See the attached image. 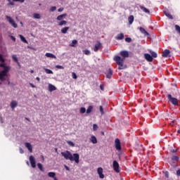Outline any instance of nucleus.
<instances>
[{
    "label": "nucleus",
    "instance_id": "1",
    "mask_svg": "<svg viewBox=\"0 0 180 180\" xmlns=\"http://www.w3.org/2000/svg\"><path fill=\"white\" fill-rule=\"evenodd\" d=\"M0 61L1 62L0 67L4 68V70L0 72V81H5V77L8 75V72H9L11 68L6 65L5 59H4V57L1 54H0Z\"/></svg>",
    "mask_w": 180,
    "mask_h": 180
},
{
    "label": "nucleus",
    "instance_id": "2",
    "mask_svg": "<svg viewBox=\"0 0 180 180\" xmlns=\"http://www.w3.org/2000/svg\"><path fill=\"white\" fill-rule=\"evenodd\" d=\"M61 155L64 157L65 160H70V161H75L76 164L79 163V154L74 153L73 155L70 153V151L66 150L65 152H61Z\"/></svg>",
    "mask_w": 180,
    "mask_h": 180
},
{
    "label": "nucleus",
    "instance_id": "3",
    "mask_svg": "<svg viewBox=\"0 0 180 180\" xmlns=\"http://www.w3.org/2000/svg\"><path fill=\"white\" fill-rule=\"evenodd\" d=\"M113 60L115 61L116 64L119 65L118 70H124L126 68V65H124V58L119 56H115Z\"/></svg>",
    "mask_w": 180,
    "mask_h": 180
},
{
    "label": "nucleus",
    "instance_id": "4",
    "mask_svg": "<svg viewBox=\"0 0 180 180\" xmlns=\"http://www.w3.org/2000/svg\"><path fill=\"white\" fill-rule=\"evenodd\" d=\"M167 98L171 102V103H172V105H174L175 106H178L179 103H178L177 98L172 97L171 94L167 95Z\"/></svg>",
    "mask_w": 180,
    "mask_h": 180
},
{
    "label": "nucleus",
    "instance_id": "5",
    "mask_svg": "<svg viewBox=\"0 0 180 180\" xmlns=\"http://www.w3.org/2000/svg\"><path fill=\"white\" fill-rule=\"evenodd\" d=\"M6 19L8 20V22L10 23V25H11V26H13V27H14L15 29H16V27H18V24H16L14 19H13L12 18H11L10 16H8V15L6 16Z\"/></svg>",
    "mask_w": 180,
    "mask_h": 180
},
{
    "label": "nucleus",
    "instance_id": "6",
    "mask_svg": "<svg viewBox=\"0 0 180 180\" xmlns=\"http://www.w3.org/2000/svg\"><path fill=\"white\" fill-rule=\"evenodd\" d=\"M115 146L117 151H120V150H122V145L120 143V140L119 139H115Z\"/></svg>",
    "mask_w": 180,
    "mask_h": 180
},
{
    "label": "nucleus",
    "instance_id": "7",
    "mask_svg": "<svg viewBox=\"0 0 180 180\" xmlns=\"http://www.w3.org/2000/svg\"><path fill=\"white\" fill-rule=\"evenodd\" d=\"M112 167H113V169L114 171H115V172H120V169H119V162H117V161L114 160L113 163H112Z\"/></svg>",
    "mask_w": 180,
    "mask_h": 180
},
{
    "label": "nucleus",
    "instance_id": "8",
    "mask_svg": "<svg viewBox=\"0 0 180 180\" xmlns=\"http://www.w3.org/2000/svg\"><path fill=\"white\" fill-rule=\"evenodd\" d=\"M101 47H102V43H101L100 41H97L95 44L94 47L93 48V50L96 53Z\"/></svg>",
    "mask_w": 180,
    "mask_h": 180
},
{
    "label": "nucleus",
    "instance_id": "9",
    "mask_svg": "<svg viewBox=\"0 0 180 180\" xmlns=\"http://www.w3.org/2000/svg\"><path fill=\"white\" fill-rule=\"evenodd\" d=\"M97 172L101 179H103L105 178V175L103 174V169H102V167H98L97 169Z\"/></svg>",
    "mask_w": 180,
    "mask_h": 180
},
{
    "label": "nucleus",
    "instance_id": "10",
    "mask_svg": "<svg viewBox=\"0 0 180 180\" xmlns=\"http://www.w3.org/2000/svg\"><path fill=\"white\" fill-rule=\"evenodd\" d=\"M30 162L32 168H36V159H34V157L30 156Z\"/></svg>",
    "mask_w": 180,
    "mask_h": 180
},
{
    "label": "nucleus",
    "instance_id": "11",
    "mask_svg": "<svg viewBox=\"0 0 180 180\" xmlns=\"http://www.w3.org/2000/svg\"><path fill=\"white\" fill-rule=\"evenodd\" d=\"M120 56L122 57V58H124V60H126V58H127V57H129V51H122L120 53Z\"/></svg>",
    "mask_w": 180,
    "mask_h": 180
},
{
    "label": "nucleus",
    "instance_id": "12",
    "mask_svg": "<svg viewBox=\"0 0 180 180\" xmlns=\"http://www.w3.org/2000/svg\"><path fill=\"white\" fill-rule=\"evenodd\" d=\"M25 146L26 147V148H27V150H28V151H30V153H33V147L32 146V144L30 143L25 142Z\"/></svg>",
    "mask_w": 180,
    "mask_h": 180
},
{
    "label": "nucleus",
    "instance_id": "13",
    "mask_svg": "<svg viewBox=\"0 0 180 180\" xmlns=\"http://www.w3.org/2000/svg\"><path fill=\"white\" fill-rule=\"evenodd\" d=\"M171 51L165 49L162 53V57H171Z\"/></svg>",
    "mask_w": 180,
    "mask_h": 180
},
{
    "label": "nucleus",
    "instance_id": "14",
    "mask_svg": "<svg viewBox=\"0 0 180 180\" xmlns=\"http://www.w3.org/2000/svg\"><path fill=\"white\" fill-rule=\"evenodd\" d=\"M18 106V101H12L10 103V107L11 108L12 110H15V108Z\"/></svg>",
    "mask_w": 180,
    "mask_h": 180
},
{
    "label": "nucleus",
    "instance_id": "15",
    "mask_svg": "<svg viewBox=\"0 0 180 180\" xmlns=\"http://www.w3.org/2000/svg\"><path fill=\"white\" fill-rule=\"evenodd\" d=\"M48 89H49V92H53V91L57 90V87H56L54 85H53L51 84H49Z\"/></svg>",
    "mask_w": 180,
    "mask_h": 180
},
{
    "label": "nucleus",
    "instance_id": "16",
    "mask_svg": "<svg viewBox=\"0 0 180 180\" xmlns=\"http://www.w3.org/2000/svg\"><path fill=\"white\" fill-rule=\"evenodd\" d=\"M144 57L146 60H147V61H149L150 63H151V61H153V56H151V55H150L149 53H145Z\"/></svg>",
    "mask_w": 180,
    "mask_h": 180
},
{
    "label": "nucleus",
    "instance_id": "17",
    "mask_svg": "<svg viewBox=\"0 0 180 180\" xmlns=\"http://www.w3.org/2000/svg\"><path fill=\"white\" fill-rule=\"evenodd\" d=\"M139 8L141 11H143V12H144L145 13H148V15H150V10H148V8L144 7V6H139Z\"/></svg>",
    "mask_w": 180,
    "mask_h": 180
},
{
    "label": "nucleus",
    "instance_id": "18",
    "mask_svg": "<svg viewBox=\"0 0 180 180\" xmlns=\"http://www.w3.org/2000/svg\"><path fill=\"white\" fill-rule=\"evenodd\" d=\"M66 16H67V13L61 14L56 18V20L61 22V20H63V19H64Z\"/></svg>",
    "mask_w": 180,
    "mask_h": 180
},
{
    "label": "nucleus",
    "instance_id": "19",
    "mask_svg": "<svg viewBox=\"0 0 180 180\" xmlns=\"http://www.w3.org/2000/svg\"><path fill=\"white\" fill-rule=\"evenodd\" d=\"M139 30L141 33H142V34H144V36H150V34L148 32H146V30L144 28L141 27H139Z\"/></svg>",
    "mask_w": 180,
    "mask_h": 180
},
{
    "label": "nucleus",
    "instance_id": "20",
    "mask_svg": "<svg viewBox=\"0 0 180 180\" xmlns=\"http://www.w3.org/2000/svg\"><path fill=\"white\" fill-rule=\"evenodd\" d=\"M90 141L93 143V144H96V143H98V139H96V136H91L90 138Z\"/></svg>",
    "mask_w": 180,
    "mask_h": 180
},
{
    "label": "nucleus",
    "instance_id": "21",
    "mask_svg": "<svg viewBox=\"0 0 180 180\" xmlns=\"http://www.w3.org/2000/svg\"><path fill=\"white\" fill-rule=\"evenodd\" d=\"M115 39L116 40H123L124 39V34L123 33L118 34Z\"/></svg>",
    "mask_w": 180,
    "mask_h": 180
},
{
    "label": "nucleus",
    "instance_id": "22",
    "mask_svg": "<svg viewBox=\"0 0 180 180\" xmlns=\"http://www.w3.org/2000/svg\"><path fill=\"white\" fill-rule=\"evenodd\" d=\"M113 75V72L112 71L111 69H109L107 72V74H106V77L107 78H112V75Z\"/></svg>",
    "mask_w": 180,
    "mask_h": 180
},
{
    "label": "nucleus",
    "instance_id": "23",
    "mask_svg": "<svg viewBox=\"0 0 180 180\" xmlns=\"http://www.w3.org/2000/svg\"><path fill=\"white\" fill-rule=\"evenodd\" d=\"M164 13L169 19H174V17H172V15L168 11H164Z\"/></svg>",
    "mask_w": 180,
    "mask_h": 180
},
{
    "label": "nucleus",
    "instance_id": "24",
    "mask_svg": "<svg viewBox=\"0 0 180 180\" xmlns=\"http://www.w3.org/2000/svg\"><path fill=\"white\" fill-rule=\"evenodd\" d=\"M45 56L46 57H48V58H57V57L51 53H46Z\"/></svg>",
    "mask_w": 180,
    "mask_h": 180
},
{
    "label": "nucleus",
    "instance_id": "25",
    "mask_svg": "<svg viewBox=\"0 0 180 180\" xmlns=\"http://www.w3.org/2000/svg\"><path fill=\"white\" fill-rule=\"evenodd\" d=\"M128 21L129 25H132L133 22H134V15H130L128 18Z\"/></svg>",
    "mask_w": 180,
    "mask_h": 180
},
{
    "label": "nucleus",
    "instance_id": "26",
    "mask_svg": "<svg viewBox=\"0 0 180 180\" xmlns=\"http://www.w3.org/2000/svg\"><path fill=\"white\" fill-rule=\"evenodd\" d=\"M68 30H70V27H63L61 29V33H63V34H65L67 32H68Z\"/></svg>",
    "mask_w": 180,
    "mask_h": 180
},
{
    "label": "nucleus",
    "instance_id": "27",
    "mask_svg": "<svg viewBox=\"0 0 180 180\" xmlns=\"http://www.w3.org/2000/svg\"><path fill=\"white\" fill-rule=\"evenodd\" d=\"M58 26H64V25H67V21L63 20L61 21L58 22Z\"/></svg>",
    "mask_w": 180,
    "mask_h": 180
},
{
    "label": "nucleus",
    "instance_id": "28",
    "mask_svg": "<svg viewBox=\"0 0 180 180\" xmlns=\"http://www.w3.org/2000/svg\"><path fill=\"white\" fill-rule=\"evenodd\" d=\"M33 18H34V19H41V15H40V14H39L37 13H34L33 14Z\"/></svg>",
    "mask_w": 180,
    "mask_h": 180
},
{
    "label": "nucleus",
    "instance_id": "29",
    "mask_svg": "<svg viewBox=\"0 0 180 180\" xmlns=\"http://www.w3.org/2000/svg\"><path fill=\"white\" fill-rule=\"evenodd\" d=\"M78 44V41L77 39H74L72 41V43L70 44V47H75V44Z\"/></svg>",
    "mask_w": 180,
    "mask_h": 180
},
{
    "label": "nucleus",
    "instance_id": "30",
    "mask_svg": "<svg viewBox=\"0 0 180 180\" xmlns=\"http://www.w3.org/2000/svg\"><path fill=\"white\" fill-rule=\"evenodd\" d=\"M12 58L15 63H17V64H19V60L18 59V56L16 55H12Z\"/></svg>",
    "mask_w": 180,
    "mask_h": 180
},
{
    "label": "nucleus",
    "instance_id": "31",
    "mask_svg": "<svg viewBox=\"0 0 180 180\" xmlns=\"http://www.w3.org/2000/svg\"><path fill=\"white\" fill-rule=\"evenodd\" d=\"M150 53L151 54L152 58L153 57V58H157V56H158L157 53H155L153 51H150Z\"/></svg>",
    "mask_w": 180,
    "mask_h": 180
},
{
    "label": "nucleus",
    "instance_id": "32",
    "mask_svg": "<svg viewBox=\"0 0 180 180\" xmlns=\"http://www.w3.org/2000/svg\"><path fill=\"white\" fill-rule=\"evenodd\" d=\"M92 109H94V107L92 105L89 106L86 110V113H91V112H92Z\"/></svg>",
    "mask_w": 180,
    "mask_h": 180
},
{
    "label": "nucleus",
    "instance_id": "33",
    "mask_svg": "<svg viewBox=\"0 0 180 180\" xmlns=\"http://www.w3.org/2000/svg\"><path fill=\"white\" fill-rule=\"evenodd\" d=\"M48 175L50 178H54L56 176V173L51 172H49Z\"/></svg>",
    "mask_w": 180,
    "mask_h": 180
},
{
    "label": "nucleus",
    "instance_id": "34",
    "mask_svg": "<svg viewBox=\"0 0 180 180\" xmlns=\"http://www.w3.org/2000/svg\"><path fill=\"white\" fill-rule=\"evenodd\" d=\"M20 40H22L23 41V43H27V40H26V39L25 38V37H23L22 35L20 34Z\"/></svg>",
    "mask_w": 180,
    "mask_h": 180
},
{
    "label": "nucleus",
    "instance_id": "35",
    "mask_svg": "<svg viewBox=\"0 0 180 180\" xmlns=\"http://www.w3.org/2000/svg\"><path fill=\"white\" fill-rule=\"evenodd\" d=\"M172 160L173 161H176V162H178V161H179V158L178 156L174 155V156L172 157Z\"/></svg>",
    "mask_w": 180,
    "mask_h": 180
},
{
    "label": "nucleus",
    "instance_id": "36",
    "mask_svg": "<svg viewBox=\"0 0 180 180\" xmlns=\"http://www.w3.org/2000/svg\"><path fill=\"white\" fill-rule=\"evenodd\" d=\"M44 71L46 72V74H53V70L47 68H44Z\"/></svg>",
    "mask_w": 180,
    "mask_h": 180
},
{
    "label": "nucleus",
    "instance_id": "37",
    "mask_svg": "<svg viewBox=\"0 0 180 180\" xmlns=\"http://www.w3.org/2000/svg\"><path fill=\"white\" fill-rule=\"evenodd\" d=\"M83 53H84L86 54V56H89V54H91V51L88 49L84 50Z\"/></svg>",
    "mask_w": 180,
    "mask_h": 180
},
{
    "label": "nucleus",
    "instance_id": "38",
    "mask_svg": "<svg viewBox=\"0 0 180 180\" xmlns=\"http://www.w3.org/2000/svg\"><path fill=\"white\" fill-rule=\"evenodd\" d=\"M8 4V5L10 6H13L15 5V3H13V1H12V0H7Z\"/></svg>",
    "mask_w": 180,
    "mask_h": 180
},
{
    "label": "nucleus",
    "instance_id": "39",
    "mask_svg": "<svg viewBox=\"0 0 180 180\" xmlns=\"http://www.w3.org/2000/svg\"><path fill=\"white\" fill-rule=\"evenodd\" d=\"M37 167L40 171H43V165H41V163H38Z\"/></svg>",
    "mask_w": 180,
    "mask_h": 180
},
{
    "label": "nucleus",
    "instance_id": "40",
    "mask_svg": "<svg viewBox=\"0 0 180 180\" xmlns=\"http://www.w3.org/2000/svg\"><path fill=\"white\" fill-rule=\"evenodd\" d=\"M98 125L96 124H94V125H93L94 131H96V130H98Z\"/></svg>",
    "mask_w": 180,
    "mask_h": 180
},
{
    "label": "nucleus",
    "instance_id": "41",
    "mask_svg": "<svg viewBox=\"0 0 180 180\" xmlns=\"http://www.w3.org/2000/svg\"><path fill=\"white\" fill-rule=\"evenodd\" d=\"M86 112V109L85 108H80V113H85Z\"/></svg>",
    "mask_w": 180,
    "mask_h": 180
},
{
    "label": "nucleus",
    "instance_id": "42",
    "mask_svg": "<svg viewBox=\"0 0 180 180\" xmlns=\"http://www.w3.org/2000/svg\"><path fill=\"white\" fill-rule=\"evenodd\" d=\"M68 144L70 146V147H74V146H75V144H74L71 141H68Z\"/></svg>",
    "mask_w": 180,
    "mask_h": 180
},
{
    "label": "nucleus",
    "instance_id": "43",
    "mask_svg": "<svg viewBox=\"0 0 180 180\" xmlns=\"http://www.w3.org/2000/svg\"><path fill=\"white\" fill-rule=\"evenodd\" d=\"M72 77L73 79H77V78H78V77L77 76V74L75 72L72 73Z\"/></svg>",
    "mask_w": 180,
    "mask_h": 180
},
{
    "label": "nucleus",
    "instance_id": "44",
    "mask_svg": "<svg viewBox=\"0 0 180 180\" xmlns=\"http://www.w3.org/2000/svg\"><path fill=\"white\" fill-rule=\"evenodd\" d=\"M56 68H58V70H64V66H61L60 65H58L56 66Z\"/></svg>",
    "mask_w": 180,
    "mask_h": 180
},
{
    "label": "nucleus",
    "instance_id": "45",
    "mask_svg": "<svg viewBox=\"0 0 180 180\" xmlns=\"http://www.w3.org/2000/svg\"><path fill=\"white\" fill-rule=\"evenodd\" d=\"M57 9V7L56 6H52L51 8H50V11L51 12H54V11H56Z\"/></svg>",
    "mask_w": 180,
    "mask_h": 180
},
{
    "label": "nucleus",
    "instance_id": "46",
    "mask_svg": "<svg viewBox=\"0 0 180 180\" xmlns=\"http://www.w3.org/2000/svg\"><path fill=\"white\" fill-rule=\"evenodd\" d=\"M125 41H127V43H131V38H125Z\"/></svg>",
    "mask_w": 180,
    "mask_h": 180
},
{
    "label": "nucleus",
    "instance_id": "47",
    "mask_svg": "<svg viewBox=\"0 0 180 180\" xmlns=\"http://www.w3.org/2000/svg\"><path fill=\"white\" fill-rule=\"evenodd\" d=\"M100 112L101 115H103V107H102V105L100 106Z\"/></svg>",
    "mask_w": 180,
    "mask_h": 180
},
{
    "label": "nucleus",
    "instance_id": "48",
    "mask_svg": "<svg viewBox=\"0 0 180 180\" xmlns=\"http://www.w3.org/2000/svg\"><path fill=\"white\" fill-rule=\"evenodd\" d=\"M11 39H12L13 41H16V38L13 36H11Z\"/></svg>",
    "mask_w": 180,
    "mask_h": 180
},
{
    "label": "nucleus",
    "instance_id": "49",
    "mask_svg": "<svg viewBox=\"0 0 180 180\" xmlns=\"http://www.w3.org/2000/svg\"><path fill=\"white\" fill-rule=\"evenodd\" d=\"M63 11H64V8H60L58 10V12H63Z\"/></svg>",
    "mask_w": 180,
    "mask_h": 180
},
{
    "label": "nucleus",
    "instance_id": "50",
    "mask_svg": "<svg viewBox=\"0 0 180 180\" xmlns=\"http://www.w3.org/2000/svg\"><path fill=\"white\" fill-rule=\"evenodd\" d=\"M176 175H178V176H180V169L176 171Z\"/></svg>",
    "mask_w": 180,
    "mask_h": 180
},
{
    "label": "nucleus",
    "instance_id": "51",
    "mask_svg": "<svg viewBox=\"0 0 180 180\" xmlns=\"http://www.w3.org/2000/svg\"><path fill=\"white\" fill-rule=\"evenodd\" d=\"M19 150H20V154H23L24 153L23 149H22V148H20Z\"/></svg>",
    "mask_w": 180,
    "mask_h": 180
},
{
    "label": "nucleus",
    "instance_id": "52",
    "mask_svg": "<svg viewBox=\"0 0 180 180\" xmlns=\"http://www.w3.org/2000/svg\"><path fill=\"white\" fill-rule=\"evenodd\" d=\"M168 174H169L168 172H165V175L166 178H168V176H169Z\"/></svg>",
    "mask_w": 180,
    "mask_h": 180
},
{
    "label": "nucleus",
    "instance_id": "53",
    "mask_svg": "<svg viewBox=\"0 0 180 180\" xmlns=\"http://www.w3.org/2000/svg\"><path fill=\"white\" fill-rule=\"evenodd\" d=\"M30 85L32 86V88H36V86L32 83H30Z\"/></svg>",
    "mask_w": 180,
    "mask_h": 180
},
{
    "label": "nucleus",
    "instance_id": "54",
    "mask_svg": "<svg viewBox=\"0 0 180 180\" xmlns=\"http://www.w3.org/2000/svg\"><path fill=\"white\" fill-rule=\"evenodd\" d=\"M0 122L1 123H4V120H2V117H1V115H0Z\"/></svg>",
    "mask_w": 180,
    "mask_h": 180
},
{
    "label": "nucleus",
    "instance_id": "55",
    "mask_svg": "<svg viewBox=\"0 0 180 180\" xmlns=\"http://www.w3.org/2000/svg\"><path fill=\"white\" fill-rule=\"evenodd\" d=\"M18 2H20V4H23V2H25V0H18Z\"/></svg>",
    "mask_w": 180,
    "mask_h": 180
},
{
    "label": "nucleus",
    "instance_id": "56",
    "mask_svg": "<svg viewBox=\"0 0 180 180\" xmlns=\"http://www.w3.org/2000/svg\"><path fill=\"white\" fill-rule=\"evenodd\" d=\"M65 169H67V171H70V167H68V166H65Z\"/></svg>",
    "mask_w": 180,
    "mask_h": 180
},
{
    "label": "nucleus",
    "instance_id": "57",
    "mask_svg": "<svg viewBox=\"0 0 180 180\" xmlns=\"http://www.w3.org/2000/svg\"><path fill=\"white\" fill-rule=\"evenodd\" d=\"M172 153H176V150L175 149L172 150Z\"/></svg>",
    "mask_w": 180,
    "mask_h": 180
},
{
    "label": "nucleus",
    "instance_id": "58",
    "mask_svg": "<svg viewBox=\"0 0 180 180\" xmlns=\"http://www.w3.org/2000/svg\"><path fill=\"white\" fill-rule=\"evenodd\" d=\"M37 81H40V77H36Z\"/></svg>",
    "mask_w": 180,
    "mask_h": 180
},
{
    "label": "nucleus",
    "instance_id": "59",
    "mask_svg": "<svg viewBox=\"0 0 180 180\" xmlns=\"http://www.w3.org/2000/svg\"><path fill=\"white\" fill-rule=\"evenodd\" d=\"M53 180H58V179H57V177H56V176L53 177Z\"/></svg>",
    "mask_w": 180,
    "mask_h": 180
},
{
    "label": "nucleus",
    "instance_id": "60",
    "mask_svg": "<svg viewBox=\"0 0 180 180\" xmlns=\"http://www.w3.org/2000/svg\"><path fill=\"white\" fill-rule=\"evenodd\" d=\"M13 2H19V0H13Z\"/></svg>",
    "mask_w": 180,
    "mask_h": 180
},
{
    "label": "nucleus",
    "instance_id": "61",
    "mask_svg": "<svg viewBox=\"0 0 180 180\" xmlns=\"http://www.w3.org/2000/svg\"><path fill=\"white\" fill-rule=\"evenodd\" d=\"M8 85H11V82H8Z\"/></svg>",
    "mask_w": 180,
    "mask_h": 180
},
{
    "label": "nucleus",
    "instance_id": "62",
    "mask_svg": "<svg viewBox=\"0 0 180 180\" xmlns=\"http://www.w3.org/2000/svg\"><path fill=\"white\" fill-rule=\"evenodd\" d=\"M177 133L179 134V133H180V130H178V131H177Z\"/></svg>",
    "mask_w": 180,
    "mask_h": 180
},
{
    "label": "nucleus",
    "instance_id": "63",
    "mask_svg": "<svg viewBox=\"0 0 180 180\" xmlns=\"http://www.w3.org/2000/svg\"><path fill=\"white\" fill-rule=\"evenodd\" d=\"M27 165H29V161H27Z\"/></svg>",
    "mask_w": 180,
    "mask_h": 180
},
{
    "label": "nucleus",
    "instance_id": "64",
    "mask_svg": "<svg viewBox=\"0 0 180 180\" xmlns=\"http://www.w3.org/2000/svg\"><path fill=\"white\" fill-rule=\"evenodd\" d=\"M100 87H101V89H103L102 85H101Z\"/></svg>",
    "mask_w": 180,
    "mask_h": 180
}]
</instances>
